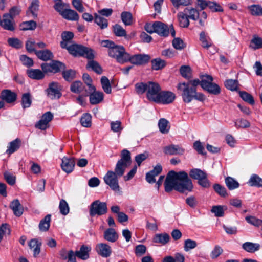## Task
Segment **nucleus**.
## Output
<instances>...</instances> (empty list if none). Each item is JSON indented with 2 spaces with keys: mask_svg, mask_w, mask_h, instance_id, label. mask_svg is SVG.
I'll return each mask as SVG.
<instances>
[{
  "mask_svg": "<svg viewBox=\"0 0 262 262\" xmlns=\"http://www.w3.org/2000/svg\"><path fill=\"white\" fill-rule=\"evenodd\" d=\"M165 191L170 192L173 190L181 193L188 194L192 191L193 185L188 173L185 171H169L164 183Z\"/></svg>",
  "mask_w": 262,
  "mask_h": 262,
  "instance_id": "f257e3e1",
  "label": "nucleus"
},
{
  "mask_svg": "<svg viewBox=\"0 0 262 262\" xmlns=\"http://www.w3.org/2000/svg\"><path fill=\"white\" fill-rule=\"evenodd\" d=\"M101 45L108 48V53L110 57L115 58L120 63H125L127 53L123 46L116 45L113 41L108 40H103Z\"/></svg>",
  "mask_w": 262,
  "mask_h": 262,
  "instance_id": "f03ea898",
  "label": "nucleus"
},
{
  "mask_svg": "<svg viewBox=\"0 0 262 262\" xmlns=\"http://www.w3.org/2000/svg\"><path fill=\"white\" fill-rule=\"evenodd\" d=\"M177 88L181 91L182 99L185 103H190L193 100L200 101H203L205 100V96L203 94L198 93L196 90L187 85L185 82L179 83Z\"/></svg>",
  "mask_w": 262,
  "mask_h": 262,
  "instance_id": "7ed1b4c3",
  "label": "nucleus"
},
{
  "mask_svg": "<svg viewBox=\"0 0 262 262\" xmlns=\"http://www.w3.org/2000/svg\"><path fill=\"white\" fill-rule=\"evenodd\" d=\"M67 50L70 54L75 57H83L88 59H93L95 57L94 51L92 49L81 45L72 44Z\"/></svg>",
  "mask_w": 262,
  "mask_h": 262,
  "instance_id": "20e7f679",
  "label": "nucleus"
},
{
  "mask_svg": "<svg viewBox=\"0 0 262 262\" xmlns=\"http://www.w3.org/2000/svg\"><path fill=\"white\" fill-rule=\"evenodd\" d=\"M121 158L118 161L114 173L121 177L124 173L126 168L131 163V156L130 152L127 149H123L121 154Z\"/></svg>",
  "mask_w": 262,
  "mask_h": 262,
  "instance_id": "39448f33",
  "label": "nucleus"
},
{
  "mask_svg": "<svg viewBox=\"0 0 262 262\" xmlns=\"http://www.w3.org/2000/svg\"><path fill=\"white\" fill-rule=\"evenodd\" d=\"M213 78L210 75H204L201 78V86L205 91L213 95H219L221 93L220 86L212 83Z\"/></svg>",
  "mask_w": 262,
  "mask_h": 262,
  "instance_id": "423d86ee",
  "label": "nucleus"
},
{
  "mask_svg": "<svg viewBox=\"0 0 262 262\" xmlns=\"http://www.w3.org/2000/svg\"><path fill=\"white\" fill-rule=\"evenodd\" d=\"M107 204L105 202H101L99 200L94 201L90 207V215L91 216L102 215L107 212Z\"/></svg>",
  "mask_w": 262,
  "mask_h": 262,
  "instance_id": "0eeeda50",
  "label": "nucleus"
},
{
  "mask_svg": "<svg viewBox=\"0 0 262 262\" xmlns=\"http://www.w3.org/2000/svg\"><path fill=\"white\" fill-rule=\"evenodd\" d=\"M161 91V87L158 83L151 81L147 82L146 97L149 101L155 102Z\"/></svg>",
  "mask_w": 262,
  "mask_h": 262,
  "instance_id": "6e6552de",
  "label": "nucleus"
},
{
  "mask_svg": "<svg viewBox=\"0 0 262 262\" xmlns=\"http://www.w3.org/2000/svg\"><path fill=\"white\" fill-rule=\"evenodd\" d=\"M119 178V177H118V176L114 173L113 171L109 170L104 176L103 180L104 182L110 186L112 190L119 191L120 190L118 183V179Z\"/></svg>",
  "mask_w": 262,
  "mask_h": 262,
  "instance_id": "1a4fd4ad",
  "label": "nucleus"
},
{
  "mask_svg": "<svg viewBox=\"0 0 262 262\" xmlns=\"http://www.w3.org/2000/svg\"><path fill=\"white\" fill-rule=\"evenodd\" d=\"M150 57L148 55L146 54H136L131 55L127 53L125 59V63L130 62L134 65H143L147 63Z\"/></svg>",
  "mask_w": 262,
  "mask_h": 262,
  "instance_id": "9d476101",
  "label": "nucleus"
},
{
  "mask_svg": "<svg viewBox=\"0 0 262 262\" xmlns=\"http://www.w3.org/2000/svg\"><path fill=\"white\" fill-rule=\"evenodd\" d=\"M41 68L45 73H57L61 69H65V66L62 62L58 61H52L50 63H43L41 64Z\"/></svg>",
  "mask_w": 262,
  "mask_h": 262,
  "instance_id": "9b49d317",
  "label": "nucleus"
},
{
  "mask_svg": "<svg viewBox=\"0 0 262 262\" xmlns=\"http://www.w3.org/2000/svg\"><path fill=\"white\" fill-rule=\"evenodd\" d=\"M61 87L59 84L56 82H52L49 83V87L47 89L48 96L52 99L59 98L61 96L60 93Z\"/></svg>",
  "mask_w": 262,
  "mask_h": 262,
  "instance_id": "f8f14e48",
  "label": "nucleus"
},
{
  "mask_svg": "<svg viewBox=\"0 0 262 262\" xmlns=\"http://www.w3.org/2000/svg\"><path fill=\"white\" fill-rule=\"evenodd\" d=\"M176 98L175 94L170 91H161L155 102L157 103L164 104L172 103Z\"/></svg>",
  "mask_w": 262,
  "mask_h": 262,
  "instance_id": "ddd939ff",
  "label": "nucleus"
},
{
  "mask_svg": "<svg viewBox=\"0 0 262 262\" xmlns=\"http://www.w3.org/2000/svg\"><path fill=\"white\" fill-rule=\"evenodd\" d=\"M85 96H90V102L92 105L97 104L103 100V93L100 91H96V90L93 92H90L89 90H85Z\"/></svg>",
  "mask_w": 262,
  "mask_h": 262,
  "instance_id": "4468645a",
  "label": "nucleus"
},
{
  "mask_svg": "<svg viewBox=\"0 0 262 262\" xmlns=\"http://www.w3.org/2000/svg\"><path fill=\"white\" fill-rule=\"evenodd\" d=\"M0 26L4 29L9 31H13L15 29L13 19L7 13L3 15V20L1 19V17L0 16Z\"/></svg>",
  "mask_w": 262,
  "mask_h": 262,
  "instance_id": "2eb2a0df",
  "label": "nucleus"
},
{
  "mask_svg": "<svg viewBox=\"0 0 262 262\" xmlns=\"http://www.w3.org/2000/svg\"><path fill=\"white\" fill-rule=\"evenodd\" d=\"M155 33L160 36L167 37L169 34V28L164 23L156 21H155Z\"/></svg>",
  "mask_w": 262,
  "mask_h": 262,
  "instance_id": "dca6fc26",
  "label": "nucleus"
},
{
  "mask_svg": "<svg viewBox=\"0 0 262 262\" xmlns=\"http://www.w3.org/2000/svg\"><path fill=\"white\" fill-rule=\"evenodd\" d=\"M75 161L73 158L64 157L62 159L61 166L63 171L68 173L71 172L74 169Z\"/></svg>",
  "mask_w": 262,
  "mask_h": 262,
  "instance_id": "f3484780",
  "label": "nucleus"
},
{
  "mask_svg": "<svg viewBox=\"0 0 262 262\" xmlns=\"http://www.w3.org/2000/svg\"><path fill=\"white\" fill-rule=\"evenodd\" d=\"M96 250L99 255L103 257H108L112 253L111 247L105 243H99L96 245Z\"/></svg>",
  "mask_w": 262,
  "mask_h": 262,
  "instance_id": "a211bd4d",
  "label": "nucleus"
},
{
  "mask_svg": "<svg viewBox=\"0 0 262 262\" xmlns=\"http://www.w3.org/2000/svg\"><path fill=\"white\" fill-rule=\"evenodd\" d=\"M1 98L8 103L14 102L17 99L16 94L9 90H4L2 91Z\"/></svg>",
  "mask_w": 262,
  "mask_h": 262,
  "instance_id": "6ab92c4d",
  "label": "nucleus"
},
{
  "mask_svg": "<svg viewBox=\"0 0 262 262\" xmlns=\"http://www.w3.org/2000/svg\"><path fill=\"white\" fill-rule=\"evenodd\" d=\"M164 152L170 155H182L184 152V149L179 145L172 144L165 147Z\"/></svg>",
  "mask_w": 262,
  "mask_h": 262,
  "instance_id": "aec40b11",
  "label": "nucleus"
},
{
  "mask_svg": "<svg viewBox=\"0 0 262 262\" xmlns=\"http://www.w3.org/2000/svg\"><path fill=\"white\" fill-rule=\"evenodd\" d=\"M61 36L62 40L60 42V46L62 48L68 49L71 45L74 34L71 32L65 31L62 33Z\"/></svg>",
  "mask_w": 262,
  "mask_h": 262,
  "instance_id": "412c9836",
  "label": "nucleus"
},
{
  "mask_svg": "<svg viewBox=\"0 0 262 262\" xmlns=\"http://www.w3.org/2000/svg\"><path fill=\"white\" fill-rule=\"evenodd\" d=\"M104 238L110 242L114 243L118 239V235L114 228H110L104 232Z\"/></svg>",
  "mask_w": 262,
  "mask_h": 262,
  "instance_id": "4be33fe9",
  "label": "nucleus"
},
{
  "mask_svg": "<svg viewBox=\"0 0 262 262\" xmlns=\"http://www.w3.org/2000/svg\"><path fill=\"white\" fill-rule=\"evenodd\" d=\"M91 250L90 246L82 245L81 246L80 250L75 252V255L78 258L86 260L89 257V252Z\"/></svg>",
  "mask_w": 262,
  "mask_h": 262,
  "instance_id": "5701e85b",
  "label": "nucleus"
},
{
  "mask_svg": "<svg viewBox=\"0 0 262 262\" xmlns=\"http://www.w3.org/2000/svg\"><path fill=\"white\" fill-rule=\"evenodd\" d=\"M61 15L68 20L77 21L79 18L78 13L75 11L68 8L66 9Z\"/></svg>",
  "mask_w": 262,
  "mask_h": 262,
  "instance_id": "b1692460",
  "label": "nucleus"
},
{
  "mask_svg": "<svg viewBox=\"0 0 262 262\" xmlns=\"http://www.w3.org/2000/svg\"><path fill=\"white\" fill-rule=\"evenodd\" d=\"M10 208L13 210L14 214L17 216H20L23 213V208L18 200L16 199L11 202L10 205Z\"/></svg>",
  "mask_w": 262,
  "mask_h": 262,
  "instance_id": "393cba45",
  "label": "nucleus"
},
{
  "mask_svg": "<svg viewBox=\"0 0 262 262\" xmlns=\"http://www.w3.org/2000/svg\"><path fill=\"white\" fill-rule=\"evenodd\" d=\"M183 12L190 19L196 20L199 18V12L195 8L187 7L184 9Z\"/></svg>",
  "mask_w": 262,
  "mask_h": 262,
  "instance_id": "a878e982",
  "label": "nucleus"
},
{
  "mask_svg": "<svg viewBox=\"0 0 262 262\" xmlns=\"http://www.w3.org/2000/svg\"><path fill=\"white\" fill-rule=\"evenodd\" d=\"M260 247V246L258 243H253L249 242H245L242 245L243 249L249 253H254L258 251Z\"/></svg>",
  "mask_w": 262,
  "mask_h": 262,
  "instance_id": "bb28decb",
  "label": "nucleus"
},
{
  "mask_svg": "<svg viewBox=\"0 0 262 262\" xmlns=\"http://www.w3.org/2000/svg\"><path fill=\"white\" fill-rule=\"evenodd\" d=\"M44 72L39 69H29L27 71L28 76L36 80H41L45 77Z\"/></svg>",
  "mask_w": 262,
  "mask_h": 262,
  "instance_id": "cd10ccee",
  "label": "nucleus"
},
{
  "mask_svg": "<svg viewBox=\"0 0 262 262\" xmlns=\"http://www.w3.org/2000/svg\"><path fill=\"white\" fill-rule=\"evenodd\" d=\"M37 57L43 61H48L53 58L52 53L49 50L35 51Z\"/></svg>",
  "mask_w": 262,
  "mask_h": 262,
  "instance_id": "c85d7f7f",
  "label": "nucleus"
},
{
  "mask_svg": "<svg viewBox=\"0 0 262 262\" xmlns=\"http://www.w3.org/2000/svg\"><path fill=\"white\" fill-rule=\"evenodd\" d=\"M21 141L17 138L15 140L10 142L9 146L7 147L6 153L11 155L16 151L20 146Z\"/></svg>",
  "mask_w": 262,
  "mask_h": 262,
  "instance_id": "c756f323",
  "label": "nucleus"
},
{
  "mask_svg": "<svg viewBox=\"0 0 262 262\" xmlns=\"http://www.w3.org/2000/svg\"><path fill=\"white\" fill-rule=\"evenodd\" d=\"M169 235L167 233L156 234L153 238V242L165 245L169 241Z\"/></svg>",
  "mask_w": 262,
  "mask_h": 262,
  "instance_id": "7c9ffc66",
  "label": "nucleus"
},
{
  "mask_svg": "<svg viewBox=\"0 0 262 262\" xmlns=\"http://www.w3.org/2000/svg\"><path fill=\"white\" fill-rule=\"evenodd\" d=\"M40 243H38V241L36 239H32L29 243V246L31 249L33 250V255L34 257L39 254L40 252Z\"/></svg>",
  "mask_w": 262,
  "mask_h": 262,
  "instance_id": "2f4dec72",
  "label": "nucleus"
},
{
  "mask_svg": "<svg viewBox=\"0 0 262 262\" xmlns=\"http://www.w3.org/2000/svg\"><path fill=\"white\" fill-rule=\"evenodd\" d=\"M51 222V215H47L41 220L39 224V228L41 231H47L49 230Z\"/></svg>",
  "mask_w": 262,
  "mask_h": 262,
  "instance_id": "473e14b6",
  "label": "nucleus"
},
{
  "mask_svg": "<svg viewBox=\"0 0 262 262\" xmlns=\"http://www.w3.org/2000/svg\"><path fill=\"white\" fill-rule=\"evenodd\" d=\"M177 16L179 21L180 25L183 28H187L190 24L189 18L182 12H179Z\"/></svg>",
  "mask_w": 262,
  "mask_h": 262,
  "instance_id": "72a5a7b5",
  "label": "nucleus"
},
{
  "mask_svg": "<svg viewBox=\"0 0 262 262\" xmlns=\"http://www.w3.org/2000/svg\"><path fill=\"white\" fill-rule=\"evenodd\" d=\"M54 5L53 7L60 15L69 7V5L63 3L62 0H54Z\"/></svg>",
  "mask_w": 262,
  "mask_h": 262,
  "instance_id": "f704fd0d",
  "label": "nucleus"
},
{
  "mask_svg": "<svg viewBox=\"0 0 262 262\" xmlns=\"http://www.w3.org/2000/svg\"><path fill=\"white\" fill-rule=\"evenodd\" d=\"M248 183L251 186L260 187L262 186V179L258 175L253 174L249 179Z\"/></svg>",
  "mask_w": 262,
  "mask_h": 262,
  "instance_id": "c9c22d12",
  "label": "nucleus"
},
{
  "mask_svg": "<svg viewBox=\"0 0 262 262\" xmlns=\"http://www.w3.org/2000/svg\"><path fill=\"white\" fill-rule=\"evenodd\" d=\"M225 184L230 190H232L239 187V184L234 179L227 177L225 180Z\"/></svg>",
  "mask_w": 262,
  "mask_h": 262,
  "instance_id": "e433bc0d",
  "label": "nucleus"
},
{
  "mask_svg": "<svg viewBox=\"0 0 262 262\" xmlns=\"http://www.w3.org/2000/svg\"><path fill=\"white\" fill-rule=\"evenodd\" d=\"M168 121L164 118H161L159 120L158 126L161 133L167 134L169 132L170 126L168 125Z\"/></svg>",
  "mask_w": 262,
  "mask_h": 262,
  "instance_id": "4c0bfd02",
  "label": "nucleus"
},
{
  "mask_svg": "<svg viewBox=\"0 0 262 262\" xmlns=\"http://www.w3.org/2000/svg\"><path fill=\"white\" fill-rule=\"evenodd\" d=\"M207 174L205 171L199 168H193L189 172L190 177L193 179L199 180Z\"/></svg>",
  "mask_w": 262,
  "mask_h": 262,
  "instance_id": "58836bf2",
  "label": "nucleus"
},
{
  "mask_svg": "<svg viewBox=\"0 0 262 262\" xmlns=\"http://www.w3.org/2000/svg\"><path fill=\"white\" fill-rule=\"evenodd\" d=\"M121 18L123 24L126 26L131 25L133 23V18L129 12L124 11L121 14Z\"/></svg>",
  "mask_w": 262,
  "mask_h": 262,
  "instance_id": "ea45409f",
  "label": "nucleus"
},
{
  "mask_svg": "<svg viewBox=\"0 0 262 262\" xmlns=\"http://www.w3.org/2000/svg\"><path fill=\"white\" fill-rule=\"evenodd\" d=\"M250 14L252 16H260L261 6L258 4H253L247 7Z\"/></svg>",
  "mask_w": 262,
  "mask_h": 262,
  "instance_id": "a19ab883",
  "label": "nucleus"
},
{
  "mask_svg": "<svg viewBox=\"0 0 262 262\" xmlns=\"http://www.w3.org/2000/svg\"><path fill=\"white\" fill-rule=\"evenodd\" d=\"M90 60H91L88 61L87 63L86 68L91 69L97 74H101L102 72V69L99 64L93 59Z\"/></svg>",
  "mask_w": 262,
  "mask_h": 262,
  "instance_id": "79ce46f5",
  "label": "nucleus"
},
{
  "mask_svg": "<svg viewBox=\"0 0 262 262\" xmlns=\"http://www.w3.org/2000/svg\"><path fill=\"white\" fill-rule=\"evenodd\" d=\"M84 89L83 83L80 81H76L73 82L70 86L71 91L74 93L79 94Z\"/></svg>",
  "mask_w": 262,
  "mask_h": 262,
  "instance_id": "37998d69",
  "label": "nucleus"
},
{
  "mask_svg": "<svg viewBox=\"0 0 262 262\" xmlns=\"http://www.w3.org/2000/svg\"><path fill=\"white\" fill-rule=\"evenodd\" d=\"M95 22L100 27L101 29H103L106 28L108 26L107 20L103 17L102 16L95 14Z\"/></svg>",
  "mask_w": 262,
  "mask_h": 262,
  "instance_id": "c03bdc74",
  "label": "nucleus"
},
{
  "mask_svg": "<svg viewBox=\"0 0 262 262\" xmlns=\"http://www.w3.org/2000/svg\"><path fill=\"white\" fill-rule=\"evenodd\" d=\"M101 84L103 91L107 94H110L112 92V88L110 80L106 76H102L101 78Z\"/></svg>",
  "mask_w": 262,
  "mask_h": 262,
  "instance_id": "a18cd8bd",
  "label": "nucleus"
},
{
  "mask_svg": "<svg viewBox=\"0 0 262 262\" xmlns=\"http://www.w3.org/2000/svg\"><path fill=\"white\" fill-rule=\"evenodd\" d=\"M91 120L92 117L90 114H83L80 119L81 125L85 127H90L92 124Z\"/></svg>",
  "mask_w": 262,
  "mask_h": 262,
  "instance_id": "49530a36",
  "label": "nucleus"
},
{
  "mask_svg": "<svg viewBox=\"0 0 262 262\" xmlns=\"http://www.w3.org/2000/svg\"><path fill=\"white\" fill-rule=\"evenodd\" d=\"M32 103L31 95L29 93H25L22 96L21 104L23 108L29 107Z\"/></svg>",
  "mask_w": 262,
  "mask_h": 262,
  "instance_id": "de8ad7c7",
  "label": "nucleus"
},
{
  "mask_svg": "<svg viewBox=\"0 0 262 262\" xmlns=\"http://www.w3.org/2000/svg\"><path fill=\"white\" fill-rule=\"evenodd\" d=\"M152 68L155 70H159L165 66L164 60L160 58L154 59L151 61Z\"/></svg>",
  "mask_w": 262,
  "mask_h": 262,
  "instance_id": "09e8293b",
  "label": "nucleus"
},
{
  "mask_svg": "<svg viewBox=\"0 0 262 262\" xmlns=\"http://www.w3.org/2000/svg\"><path fill=\"white\" fill-rule=\"evenodd\" d=\"M239 94L241 98L245 102L249 103L251 105L254 104V100L253 96L250 94L245 91H239Z\"/></svg>",
  "mask_w": 262,
  "mask_h": 262,
  "instance_id": "8fccbe9b",
  "label": "nucleus"
},
{
  "mask_svg": "<svg viewBox=\"0 0 262 262\" xmlns=\"http://www.w3.org/2000/svg\"><path fill=\"white\" fill-rule=\"evenodd\" d=\"M113 32L117 36L126 37V31L120 25L116 24L113 26Z\"/></svg>",
  "mask_w": 262,
  "mask_h": 262,
  "instance_id": "3c124183",
  "label": "nucleus"
},
{
  "mask_svg": "<svg viewBox=\"0 0 262 262\" xmlns=\"http://www.w3.org/2000/svg\"><path fill=\"white\" fill-rule=\"evenodd\" d=\"M36 27V23L33 20L25 21L20 25V29L22 30H34Z\"/></svg>",
  "mask_w": 262,
  "mask_h": 262,
  "instance_id": "603ef678",
  "label": "nucleus"
},
{
  "mask_svg": "<svg viewBox=\"0 0 262 262\" xmlns=\"http://www.w3.org/2000/svg\"><path fill=\"white\" fill-rule=\"evenodd\" d=\"M59 208L60 210V212L62 215H66L68 214L69 212V207L68 205V204L66 201V200L62 199L60 200L59 205Z\"/></svg>",
  "mask_w": 262,
  "mask_h": 262,
  "instance_id": "864d4df0",
  "label": "nucleus"
},
{
  "mask_svg": "<svg viewBox=\"0 0 262 262\" xmlns=\"http://www.w3.org/2000/svg\"><path fill=\"white\" fill-rule=\"evenodd\" d=\"M227 89L231 91H236L238 87V81L236 80L228 79L225 82Z\"/></svg>",
  "mask_w": 262,
  "mask_h": 262,
  "instance_id": "5fc2aeb1",
  "label": "nucleus"
},
{
  "mask_svg": "<svg viewBox=\"0 0 262 262\" xmlns=\"http://www.w3.org/2000/svg\"><path fill=\"white\" fill-rule=\"evenodd\" d=\"M200 40L201 42V46L204 48L208 49L212 45L211 41H208L207 40L205 33L204 31L201 32L200 34Z\"/></svg>",
  "mask_w": 262,
  "mask_h": 262,
  "instance_id": "6e6d98bb",
  "label": "nucleus"
},
{
  "mask_svg": "<svg viewBox=\"0 0 262 262\" xmlns=\"http://www.w3.org/2000/svg\"><path fill=\"white\" fill-rule=\"evenodd\" d=\"M82 78L85 83L87 85L88 87V90H89L90 92H93L96 90L95 86L92 84V80L88 74H83Z\"/></svg>",
  "mask_w": 262,
  "mask_h": 262,
  "instance_id": "4d7b16f0",
  "label": "nucleus"
},
{
  "mask_svg": "<svg viewBox=\"0 0 262 262\" xmlns=\"http://www.w3.org/2000/svg\"><path fill=\"white\" fill-rule=\"evenodd\" d=\"M213 188L214 191L221 196L225 197L228 195L226 188L219 184H214Z\"/></svg>",
  "mask_w": 262,
  "mask_h": 262,
  "instance_id": "13d9d810",
  "label": "nucleus"
},
{
  "mask_svg": "<svg viewBox=\"0 0 262 262\" xmlns=\"http://www.w3.org/2000/svg\"><path fill=\"white\" fill-rule=\"evenodd\" d=\"M209 8L213 12H222L224 11L222 7L216 2L209 1Z\"/></svg>",
  "mask_w": 262,
  "mask_h": 262,
  "instance_id": "bf43d9fd",
  "label": "nucleus"
},
{
  "mask_svg": "<svg viewBox=\"0 0 262 262\" xmlns=\"http://www.w3.org/2000/svg\"><path fill=\"white\" fill-rule=\"evenodd\" d=\"M39 3L38 0H33L29 7V10L32 15L37 17V12L38 10Z\"/></svg>",
  "mask_w": 262,
  "mask_h": 262,
  "instance_id": "052dcab7",
  "label": "nucleus"
},
{
  "mask_svg": "<svg viewBox=\"0 0 262 262\" xmlns=\"http://www.w3.org/2000/svg\"><path fill=\"white\" fill-rule=\"evenodd\" d=\"M250 47L254 50L262 48V38L254 37L251 41Z\"/></svg>",
  "mask_w": 262,
  "mask_h": 262,
  "instance_id": "680f3d73",
  "label": "nucleus"
},
{
  "mask_svg": "<svg viewBox=\"0 0 262 262\" xmlns=\"http://www.w3.org/2000/svg\"><path fill=\"white\" fill-rule=\"evenodd\" d=\"M172 46L177 50H181L183 49L186 45L183 41L179 37L174 38L172 41Z\"/></svg>",
  "mask_w": 262,
  "mask_h": 262,
  "instance_id": "e2e57ef3",
  "label": "nucleus"
},
{
  "mask_svg": "<svg viewBox=\"0 0 262 262\" xmlns=\"http://www.w3.org/2000/svg\"><path fill=\"white\" fill-rule=\"evenodd\" d=\"M9 45L16 49H20L22 47V42L16 38H9L8 39Z\"/></svg>",
  "mask_w": 262,
  "mask_h": 262,
  "instance_id": "0e129e2a",
  "label": "nucleus"
},
{
  "mask_svg": "<svg viewBox=\"0 0 262 262\" xmlns=\"http://www.w3.org/2000/svg\"><path fill=\"white\" fill-rule=\"evenodd\" d=\"M197 246L196 242L190 239H188L184 242V250L185 251H189L190 250L195 248Z\"/></svg>",
  "mask_w": 262,
  "mask_h": 262,
  "instance_id": "69168bd1",
  "label": "nucleus"
},
{
  "mask_svg": "<svg viewBox=\"0 0 262 262\" xmlns=\"http://www.w3.org/2000/svg\"><path fill=\"white\" fill-rule=\"evenodd\" d=\"M235 126L237 128H245L250 126V122L245 119H238L235 121Z\"/></svg>",
  "mask_w": 262,
  "mask_h": 262,
  "instance_id": "338daca9",
  "label": "nucleus"
},
{
  "mask_svg": "<svg viewBox=\"0 0 262 262\" xmlns=\"http://www.w3.org/2000/svg\"><path fill=\"white\" fill-rule=\"evenodd\" d=\"M147 83H137L135 84L136 91L138 94H142L147 91Z\"/></svg>",
  "mask_w": 262,
  "mask_h": 262,
  "instance_id": "774afa93",
  "label": "nucleus"
}]
</instances>
